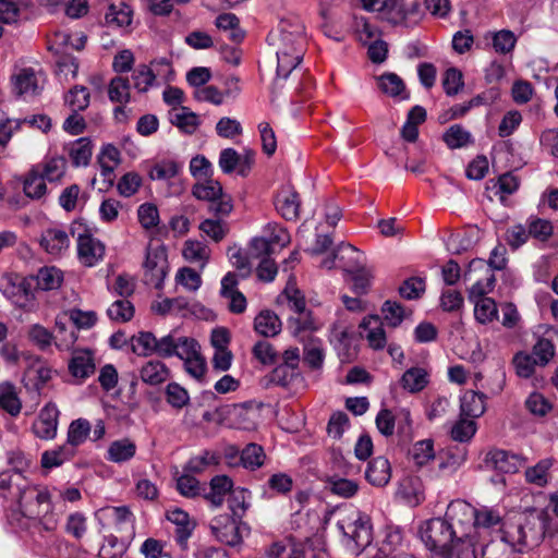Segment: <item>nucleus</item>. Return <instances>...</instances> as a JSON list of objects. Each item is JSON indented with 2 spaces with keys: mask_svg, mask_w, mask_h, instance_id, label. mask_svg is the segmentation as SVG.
<instances>
[{
  "mask_svg": "<svg viewBox=\"0 0 558 558\" xmlns=\"http://www.w3.org/2000/svg\"><path fill=\"white\" fill-rule=\"evenodd\" d=\"M365 477L373 486H386L391 478V466L388 459L377 457L369 461L365 471Z\"/></svg>",
  "mask_w": 558,
  "mask_h": 558,
  "instance_id": "c85d7f7f",
  "label": "nucleus"
},
{
  "mask_svg": "<svg viewBox=\"0 0 558 558\" xmlns=\"http://www.w3.org/2000/svg\"><path fill=\"white\" fill-rule=\"evenodd\" d=\"M192 194L199 201L210 203V210L216 215L227 216L232 211V199L222 192V186L218 181L205 179L204 182H197L192 189Z\"/></svg>",
  "mask_w": 558,
  "mask_h": 558,
  "instance_id": "423d86ee",
  "label": "nucleus"
},
{
  "mask_svg": "<svg viewBox=\"0 0 558 558\" xmlns=\"http://www.w3.org/2000/svg\"><path fill=\"white\" fill-rule=\"evenodd\" d=\"M328 486L332 494L342 498H351L359 490V485L356 482L339 476L329 477Z\"/></svg>",
  "mask_w": 558,
  "mask_h": 558,
  "instance_id": "e2e57ef3",
  "label": "nucleus"
},
{
  "mask_svg": "<svg viewBox=\"0 0 558 558\" xmlns=\"http://www.w3.org/2000/svg\"><path fill=\"white\" fill-rule=\"evenodd\" d=\"M27 337L31 342H33L43 351L47 350L54 339L52 332L39 324L29 326L27 330Z\"/></svg>",
  "mask_w": 558,
  "mask_h": 558,
  "instance_id": "774afa93",
  "label": "nucleus"
},
{
  "mask_svg": "<svg viewBox=\"0 0 558 558\" xmlns=\"http://www.w3.org/2000/svg\"><path fill=\"white\" fill-rule=\"evenodd\" d=\"M553 466L551 459H543L537 462L534 466L525 470V480L530 484H534L538 487H544L548 483L549 470Z\"/></svg>",
  "mask_w": 558,
  "mask_h": 558,
  "instance_id": "3c124183",
  "label": "nucleus"
},
{
  "mask_svg": "<svg viewBox=\"0 0 558 558\" xmlns=\"http://www.w3.org/2000/svg\"><path fill=\"white\" fill-rule=\"evenodd\" d=\"M337 525L343 534L345 545L355 555H359L372 543L371 519L361 511L351 509L341 513Z\"/></svg>",
  "mask_w": 558,
  "mask_h": 558,
  "instance_id": "f03ea898",
  "label": "nucleus"
},
{
  "mask_svg": "<svg viewBox=\"0 0 558 558\" xmlns=\"http://www.w3.org/2000/svg\"><path fill=\"white\" fill-rule=\"evenodd\" d=\"M92 426L90 423L85 418H77L73 421L68 430V445L71 447H77L85 442Z\"/></svg>",
  "mask_w": 558,
  "mask_h": 558,
  "instance_id": "13d9d810",
  "label": "nucleus"
},
{
  "mask_svg": "<svg viewBox=\"0 0 558 558\" xmlns=\"http://www.w3.org/2000/svg\"><path fill=\"white\" fill-rule=\"evenodd\" d=\"M264 449L256 444L247 445L241 453V461L244 468L256 470L264 463Z\"/></svg>",
  "mask_w": 558,
  "mask_h": 558,
  "instance_id": "69168bd1",
  "label": "nucleus"
},
{
  "mask_svg": "<svg viewBox=\"0 0 558 558\" xmlns=\"http://www.w3.org/2000/svg\"><path fill=\"white\" fill-rule=\"evenodd\" d=\"M429 383V373L424 367H411L400 379L401 387L410 393L422 391Z\"/></svg>",
  "mask_w": 558,
  "mask_h": 558,
  "instance_id": "7c9ffc66",
  "label": "nucleus"
},
{
  "mask_svg": "<svg viewBox=\"0 0 558 558\" xmlns=\"http://www.w3.org/2000/svg\"><path fill=\"white\" fill-rule=\"evenodd\" d=\"M59 410L49 402L40 411L32 425L34 435L44 440H51L57 436Z\"/></svg>",
  "mask_w": 558,
  "mask_h": 558,
  "instance_id": "4468645a",
  "label": "nucleus"
},
{
  "mask_svg": "<svg viewBox=\"0 0 558 558\" xmlns=\"http://www.w3.org/2000/svg\"><path fill=\"white\" fill-rule=\"evenodd\" d=\"M41 172V175L49 182L59 181L66 171V160L61 156L46 158L43 162L35 166Z\"/></svg>",
  "mask_w": 558,
  "mask_h": 558,
  "instance_id": "e433bc0d",
  "label": "nucleus"
},
{
  "mask_svg": "<svg viewBox=\"0 0 558 558\" xmlns=\"http://www.w3.org/2000/svg\"><path fill=\"white\" fill-rule=\"evenodd\" d=\"M110 319L116 322H129L134 316V306L128 299L113 302L107 310Z\"/></svg>",
  "mask_w": 558,
  "mask_h": 558,
  "instance_id": "338daca9",
  "label": "nucleus"
},
{
  "mask_svg": "<svg viewBox=\"0 0 558 558\" xmlns=\"http://www.w3.org/2000/svg\"><path fill=\"white\" fill-rule=\"evenodd\" d=\"M263 235L274 247H284L291 241L288 230L277 222L267 223L263 229Z\"/></svg>",
  "mask_w": 558,
  "mask_h": 558,
  "instance_id": "680f3d73",
  "label": "nucleus"
},
{
  "mask_svg": "<svg viewBox=\"0 0 558 558\" xmlns=\"http://www.w3.org/2000/svg\"><path fill=\"white\" fill-rule=\"evenodd\" d=\"M410 454L416 465H418V466L426 465L428 462H430L435 458L433 440L424 439V440L416 441L413 445V447L410 451Z\"/></svg>",
  "mask_w": 558,
  "mask_h": 558,
  "instance_id": "052dcab7",
  "label": "nucleus"
},
{
  "mask_svg": "<svg viewBox=\"0 0 558 558\" xmlns=\"http://www.w3.org/2000/svg\"><path fill=\"white\" fill-rule=\"evenodd\" d=\"M133 11L131 7L124 2L110 4L105 15L106 23L109 26L128 27L132 23Z\"/></svg>",
  "mask_w": 558,
  "mask_h": 558,
  "instance_id": "ea45409f",
  "label": "nucleus"
},
{
  "mask_svg": "<svg viewBox=\"0 0 558 558\" xmlns=\"http://www.w3.org/2000/svg\"><path fill=\"white\" fill-rule=\"evenodd\" d=\"M86 44V36L82 33L70 34L65 29H58L49 35L48 49L56 56L66 54L70 50H81Z\"/></svg>",
  "mask_w": 558,
  "mask_h": 558,
  "instance_id": "dca6fc26",
  "label": "nucleus"
},
{
  "mask_svg": "<svg viewBox=\"0 0 558 558\" xmlns=\"http://www.w3.org/2000/svg\"><path fill=\"white\" fill-rule=\"evenodd\" d=\"M182 254L189 263L198 265L203 269L210 257V250L201 241L187 240L184 243Z\"/></svg>",
  "mask_w": 558,
  "mask_h": 558,
  "instance_id": "f704fd0d",
  "label": "nucleus"
},
{
  "mask_svg": "<svg viewBox=\"0 0 558 558\" xmlns=\"http://www.w3.org/2000/svg\"><path fill=\"white\" fill-rule=\"evenodd\" d=\"M359 251L351 244H341L337 248L332 258H327L323 262V266L330 269L335 266L336 259L341 264L340 266L348 271H353V268L357 264Z\"/></svg>",
  "mask_w": 558,
  "mask_h": 558,
  "instance_id": "72a5a7b5",
  "label": "nucleus"
},
{
  "mask_svg": "<svg viewBox=\"0 0 558 558\" xmlns=\"http://www.w3.org/2000/svg\"><path fill=\"white\" fill-rule=\"evenodd\" d=\"M93 149L94 145L89 137H80L65 146V150L74 167L87 166L92 159Z\"/></svg>",
  "mask_w": 558,
  "mask_h": 558,
  "instance_id": "cd10ccee",
  "label": "nucleus"
},
{
  "mask_svg": "<svg viewBox=\"0 0 558 558\" xmlns=\"http://www.w3.org/2000/svg\"><path fill=\"white\" fill-rule=\"evenodd\" d=\"M281 320L271 311H262L254 319V330L263 337H275L281 331Z\"/></svg>",
  "mask_w": 558,
  "mask_h": 558,
  "instance_id": "473e14b6",
  "label": "nucleus"
},
{
  "mask_svg": "<svg viewBox=\"0 0 558 558\" xmlns=\"http://www.w3.org/2000/svg\"><path fill=\"white\" fill-rule=\"evenodd\" d=\"M275 206L286 220H296L301 207L300 196L292 186L283 185L276 195Z\"/></svg>",
  "mask_w": 558,
  "mask_h": 558,
  "instance_id": "a211bd4d",
  "label": "nucleus"
},
{
  "mask_svg": "<svg viewBox=\"0 0 558 558\" xmlns=\"http://www.w3.org/2000/svg\"><path fill=\"white\" fill-rule=\"evenodd\" d=\"M378 87L383 93L391 97H400L401 99L409 97L403 81L395 73H385L379 76Z\"/></svg>",
  "mask_w": 558,
  "mask_h": 558,
  "instance_id": "de8ad7c7",
  "label": "nucleus"
},
{
  "mask_svg": "<svg viewBox=\"0 0 558 558\" xmlns=\"http://www.w3.org/2000/svg\"><path fill=\"white\" fill-rule=\"evenodd\" d=\"M52 379V368L38 355H28L22 376V384L26 391L41 395L44 388Z\"/></svg>",
  "mask_w": 558,
  "mask_h": 558,
  "instance_id": "0eeeda50",
  "label": "nucleus"
},
{
  "mask_svg": "<svg viewBox=\"0 0 558 558\" xmlns=\"http://www.w3.org/2000/svg\"><path fill=\"white\" fill-rule=\"evenodd\" d=\"M101 512L106 518L113 521L118 530L126 527L133 530L134 515L128 507H107L101 509Z\"/></svg>",
  "mask_w": 558,
  "mask_h": 558,
  "instance_id": "864d4df0",
  "label": "nucleus"
},
{
  "mask_svg": "<svg viewBox=\"0 0 558 558\" xmlns=\"http://www.w3.org/2000/svg\"><path fill=\"white\" fill-rule=\"evenodd\" d=\"M219 462L220 456L217 452L205 450L198 456L191 458L184 470L190 473L201 474L210 466L219 464Z\"/></svg>",
  "mask_w": 558,
  "mask_h": 558,
  "instance_id": "09e8293b",
  "label": "nucleus"
},
{
  "mask_svg": "<svg viewBox=\"0 0 558 558\" xmlns=\"http://www.w3.org/2000/svg\"><path fill=\"white\" fill-rule=\"evenodd\" d=\"M40 247L51 256H61L70 248V236L60 226L46 228L40 235Z\"/></svg>",
  "mask_w": 558,
  "mask_h": 558,
  "instance_id": "2eb2a0df",
  "label": "nucleus"
},
{
  "mask_svg": "<svg viewBox=\"0 0 558 558\" xmlns=\"http://www.w3.org/2000/svg\"><path fill=\"white\" fill-rule=\"evenodd\" d=\"M74 456V450L68 445L46 450L41 453L40 464L44 469H53L61 466L65 461Z\"/></svg>",
  "mask_w": 558,
  "mask_h": 558,
  "instance_id": "c03bdc74",
  "label": "nucleus"
},
{
  "mask_svg": "<svg viewBox=\"0 0 558 558\" xmlns=\"http://www.w3.org/2000/svg\"><path fill=\"white\" fill-rule=\"evenodd\" d=\"M17 495L20 510L27 518H39L51 509L52 495L46 486H25Z\"/></svg>",
  "mask_w": 558,
  "mask_h": 558,
  "instance_id": "20e7f679",
  "label": "nucleus"
},
{
  "mask_svg": "<svg viewBox=\"0 0 558 558\" xmlns=\"http://www.w3.org/2000/svg\"><path fill=\"white\" fill-rule=\"evenodd\" d=\"M471 302L474 303V317L480 324H490L498 318V307L494 299L480 298Z\"/></svg>",
  "mask_w": 558,
  "mask_h": 558,
  "instance_id": "37998d69",
  "label": "nucleus"
},
{
  "mask_svg": "<svg viewBox=\"0 0 558 558\" xmlns=\"http://www.w3.org/2000/svg\"><path fill=\"white\" fill-rule=\"evenodd\" d=\"M233 481L227 475H216L209 482V490L203 496L214 508L221 507L226 496L232 492Z\"/></svg>",
  "mask_w": 558,
  "mask_h": 558,
  "instance_id": "393cba45",
  "label": "nucleus"
},
{
  "mask_svg": "<svg viewBox=\"0 0 558 558\" xmlns=\"http://www.w3.org/2000/svg\"><path fill=\"white\" fill-rule=\"evenodd\" d=\"M215 24L220 31L229 32V39L235 44L242 43L245 37V32L240 27V20L233 13L218 15Z\"/></svg>",
  "mask_w": 558,
  "mask_h": 558,
  "instance_id": "a19ab883",
  "label": "nucleus"
},
{
  "mask_svg": "<svg viewBox=\"0 0 558 558\" xmlns=\"http://www.w3.org/2000/svg\"><path fill=\"white\" fill-rule=\"evenodd\" d=\"M515 374L521 378H530L534 375L536 367H539L534 355L527 352H518L512 359Z\"/></svg>",
  "mask_w": 558,
  "mask_h": 558,
  "instance_id": "4d7b16f0",
  "label": "nucleus"
},
{
  "mask_svg": "<svg viewBox=\"0 0 558 558\" xmlns=\"http://www.w3.org/2000/svg\"><path fill=\"white\" fill-rule=\"evenodd\" d=\"M518 43V37L510 29H500L492 33V46L498 54L511 53Z\"/></svg>",
  "mask_w": 558,
  "mask_h": 558,
  "instance_id": "8fccbe9b",
  "label": "nucleus"
},
{
  "mask_svg": "<svg viewBox=\"0 0 558 558\" xmlns=\"http://www.w3.org/2000/svg\"><path fill=\"white\" fill-rule=\"evenodd\" d=\"M451 532L445 518H434L421 530V538L429 550L450 558H459V555H462V546L461 543H457L456 535Z\"/></svg>",
  "mask_w": 558,
  "mask_h": 558,
  "instance_id": "7ed1b4c3",
  "label": "nucleus"
},
{
  "mask_svg": "<svg viewBox=\"0 0 558 558\" xmlns=\"http://www.w3.org/2000/svg\"><path fill=\"white\" fill-rule=\"evenodd\" d=\"M133 86L138 93H146L156 83V74L146 64H140L132 73Z\"/></svg>",
  "mask_w": 558,
  "mask_h": 558,
  "instance_id": "6e6d98bb",
  "label": "nucleus"
},
{
  "mask_svg": "<svg viewBox=\"0 0 558 558\" xmlns=\"http://www.w3.org/2000/svg\"><path fill=\"white\" fill-rule=\"evenodd\" d=\"M77 257L81 264L93 267L102 260L105 256V244L90 234L86 229L77 235Z\"/></svg>",
  "mask_w": 558,
  "mask_h": 558,
  "instance_id": "ddd939ff",
  "label": "nucleus"
},
{
  "mask_svg": "<svg viewBox=\"0 0 558 558\" xmlns=\"http://www.w3.org/2000/svg\"><path fill=\"white\" fill-rule=\"evenodd\" d=\"M34 279L40 290H56L63 282V271L56 266H45L37 271Z\"/></svg>",
  "mask_w": 558,
  "mask_h": 558,
  "instance_id": "4c0bfd02",
  "label": "nucleus"
},
{
  "mask_svg": "<svg viewBox=\"0 0 558 558\" xmlns=\"http://www.w3.org/2000/svg\"><path fill=\"white\" fill-rule=\"evenodd\" d=\"M210 530L215 537L227 545L234 546L241 542L235 521L228 514L211 520Z\"/></svg>",
  "mask_w": 558,
  "mask_h": 558,
  "instance_id": "412c9836",
  "label": "nucleus"
},
{
  "mask_svg": "<svg viewBox=\"0 0 558 558\" xmlns=\"http://www.w3.org/2000/svg\"><path fill=\"white\" fill-rule=\"evenodd\" d=\"M449 148H461L473 142L472 135L460 124L451 125L442 136Z\"/></svg>",
  "mask_w": 558,
  "mask_h": 558,
  "instance_id": "5fc2aeb1",
  "label": "nucleus"
},
{
  "mask_svg": "<svg viewBox=\"0 0 558 558\" xmlns=\"http://www.w3.org/2000/svg\"><path fill=\"white\" fill-rule=\"evenodd\" d=\"M137 220L146 232H151L160 222L158 207L153 203L141 204L137 208Z\"/></svg>",
  "mask_w": 558,
  "mask_h": 558,
  "instance_id": "603ef678",
  "label": "nucleus"
},
{
  "mask_svg": "<svg viewBox=\"0 0 558 558\" xmlns=\"http://www.w3.org/2000/svg\"><path fill=\"white\" fill-rule=\"evenodd\" d=\"M157 338L150 331H138L131 337V349L137 356H151L156 354Z\"/></svg>",
  "mask_w": 558,
  "mask_h": 558,
  "instance_id": "58836bf2",
  "label": "nucleus"
},
{
  "mask_svg": "<svg viewBox=\"0 0 558 558\" xmlns=\"http://www.w3.org/2000/svg\"><path fill=\"white\" fill-rule=\"evenodd\" d=\"M500 521L501 518L498 511L487 507L476 509L473 534L476 535L475 548L477 551H481L483 558H493L492 551L496 544L494 542L484 544V539L487 535H489V530L494 526H497Z\"/></svg>",
  "mask_w": 558,
  "mask_h": 558,
  "instance_id": "6e6552de",
  "label": "nucleus"
},
{
  "mask_svg": "<svg viewBox=\"0 0 558 558\" xmlns=\"http://www.w3.org/2000/svg\"><path fill=\"white\" fill-rule=\"evenodd\" d=\"M461 416L476 418L484 414L486 405H485V396L483 393H478L474 390L465 391L461 397Z\"/></svg>",
  "mask_w": 558,
  "mask_h": 558,
  "instance_id": "2f4dec72",
  "label": "nucleus"
},
{
  "mask_svg": "<svg viewBox=\"0 0 558 558\" xmlns=\"http://www.w3.org/2000/svg\"><path fill=\"white\" fill-rule=\"evenodd\" d=\"M108 97L112 102L126 105L131 99V86L128 77L116 76L108 85Z\"/></svg>",
  "mask_w": 558,
  "mask_h": 558,
  "instance_id": "49530a36",
  "label": "nucleus"
},
{
  "mask_svg": "<svg viewBox=\"0 0 558 558\" xmlns=\"http://www.w3.org/2000/svg\"><path fill=\"white\" fill-rule=\"evenodd\" d=\"M367 11L378 12L391 24H399L405 20V12L397 0H361Z\"/></svg>",
  "mask_w": 558,
  "mask_h": 558,
  "instance_id": "5701e85b",
  "label": "nucleus"
},
{
  "mask_svg": "<svg viewBox=\"0 0 558 558\" xmlns=\"http://www.w3.org/2000/svg\"><path fill=\"white\" fill-rule=\"evenodd\" d=\"M546 523L534 534L527 535L525 527L521 524H507L501 530V541L512 547L515 551H522L525 546H534L543 538Z\"/></svg>",
  "mask_w": 558,
  "mask_h": 558,
  "instance_id": "9b49d317",
  "label": "nucleus"
},
{
  "mask_svg": "<svg viewBox=\"0 0 558 558\" xmlns=\"http://www.w3.org/2000/svg\"><path fill=\"white\" fill-rule=\"evenodd\" d=\"M304 51L298 47L296 51H290L286 47L277 50V74L287 78L289 74L299 65L303 58Z\"/></svg>",
  "mask_w": 558,
  "mask_h": 558,
  "instance_id": "79ce46f5",
  "label": "nucleus"
},
{
  "mask_svg": "<svg viewBox=\"0 0 558 558\" xmlns=\"http://www.w3.org/2000/svg\"><path fill=\"white\" fill-rule=\"evenodd\" d=\"M89 92L84 86H74L65 95V104L73 112L85 110L89 105Z\"/></svg>",
  "mask_w": 558,
  "mask_h": 558,
  "instance_id": "0e129e2a",
  "label": "nucleus"
},
{
  "mask_svg": "<svg viewBox=\"0 0 558 558\" xmlns=\"http://www.w3.org/2000/svg\"><path fill=\"white\" fill-rule=\"evenodd\" d=\"M475 517L476 509L464 500L451 501L447 508L445 520L456 535L457 543L462 546L459 558H477L476 535L473 534Z\"/></svg>",
  "mask_w": 558,
  "mask_h": 558,
  "instance_id": "f257e3e1",
  "label": "nucleus"
},
{
  "mask_svg": "<svg viewBox=\"0 0 558 558\" xmlns=\"http://www.w3.org/2000/svg\"><path fill=\"white\" fill-rule=\"evenodd\" d=\"M485 463L504 473H517L525 464V459L502 449H492L486 454Z\"/></svg>",
  "mask_w": 558,
  "mask_h": 558,
  "instance_id": "f3484780",
  "label": "nucleus"
},
{
  "mask_svg": "<svg viewBox=\"0 0 558 558\" xmlns=\"http://www.w3.org/2000/svg\"><path fill=\"white\" fill-rule=\"evenodd\" d=\"M171 122L185 133L192 134L199 125V118L187 107L180 106L171 114Z\"/></svg>",
  "mask_w": 558,
  "mask_h": 558,
  "instance_id": "a18cd8bd",
  "label": "nucleus"
},
{
  "mask_svg": "<svg viewBox=\"0 0 558 558\" xmlns=\"http://www.w3.org/2000/svg\"><path fill=\"white\" fill-rule=\"evenodd\" d=\"M13 90L19 96L34 97L44 87V74L33 68H22L12 75Z\"/></svg>",
  "mask_w": 558,
  "mask_h": 558,
  "instance_id": "f8f14e48",
  "label": "nucleus"
},
{
  "mask_svg": "<svg viewBox=\"0 0 558 558\" xmlns=\"http://www.w3.org/2000/svg\"><path fill=\"white\" fill-rule=\"evenodd\" d=\"M33 278H24L16 274H4L1 278L0 291L19 306H24L32 298Z\"/></svg>",
  "mask_w": 558,
  "mask_h": 558,
  "instance_id": "9d476101",
  "label": "nucleus"
},
{
  "mask_svg": "<svg viewBox=\"0 0 558 558\" xmlns=\"http://www.w3.org/2000/svg\"><path fill=\"white\" fill-rule=\"evenodd\" d=\"M143 267L145 282L156 289H161L169 269L165 246L155 245L150 240L146 247Z\"/></svg>",
  "mask_w": 558,
  "mask_h": 558,
  "instance_id": "39448f33",
  "label": "nucleus"
},
{
  "mask_svg": "<svg viewBox=\"0 0 558 558\" xmlns=\"http://www.w3.org/2000/svg\"><path fill=\"white\" fill-rule=\"evenodd\" d=\"M122 161L121 151L112 144H105L101 146L97 156V162L100 167V174L105 181L110 184L113 183L116 178L114 171Z\"/></svg>",
  "mask_w": 558,
  "mask_h": 558,
  "instance_id": "b1692460",
  "label": "nucleus"
},
{
  "mask_svg": "<svg viewBox=\"0 0 558 558\" xmlns=\"http://www.w3.org/2000/svg\"><path fill=\"white\" fill-rule=\"evenodd\" d=\"M167 519L175 525L174 541L181 551H185L187 549V541L195 529V523L191 520L187 512L179 508L169 510Z\"/></svg>",
  "mask_w": 558,
  "mask_h": 558,
  "instance_id": "6ab92c4d",
  "label": "nucleus"
},
{
  "mask_svg": "<svg viewBox=\"0 0 558 558\" xmlns=\"http://www.w3.org/2000/svg\"><path fill=\"white\" fill-rule=\"evenodd\" d=\"M182 166L174 160H161L156 162L149 170L151 180H170L175 178Z\"/></svg>",
  "mask_w": 558,
  "mask_h": 558,
  "instance_id": "bf43d9fd",
  "label": "nucleus"
},
{
  "mask_svg": "<svg viewBox=\"0 0 558 558\" xmlns=\"http://www.w3.org/2000/svg\"><path fill=\"white\" fill-rule=\"evenodd\" d=\"M277 45V50H282L286 47L290 51H296L299 47L302 49V51H304V27L301 24H290L282 22L280 24Z\"/></svg>",
  "mask_w": 558,
  "mask_h": 558,
  "instance_id": "4be33fe9",
  "label": "nucleus"
},
{
  "mask_svg": "<svg viewBox=\"0 0 558 558\" xmlns=\"http://www.w3.org/2000/svg\"><path fill=\"white\" fill-rule=\"evenodd\" d=\"M23 404L17 387L9 380L0 383V410L12 417L20 415Z\"/></svg>",
  "mask_w": 558,
  "mask_h": 558,
  "instance_id": "a878e982",
  "label": "nucleus"
},
{
  "mask_svg": "<svg viewBox=\"0 0 558 558\" xmlns=\"http://www.w3.org/2000/svg\"><path fill=\"white\" fill-rule=\"evenodd\" d=\"M171 376V371L165 362L158 359H150L138 368V377L145 385L160 386Z\"/></svg>",
  "mask_w": 558,
  "mask_h": 558,
  "instance_id": "aec40b11",
  "label": "nucleus"
},
{
  "mask_svg": "<svg viewBox=\"0 0 558 558\" xmlns=\"http://www.w3.org/2000/svg\"><path fill=\"white\" fill-rule=\"evenodd\" d=\"M360 328L372 349L381 350L385 348L387 343L386 332L378 316L365 317Z\"/></svg>",
  "mask_w": 558,
  "mask_h": 558,
  "instance_id": "bb28decb",
  "label": "nucleus"
},
{
  "mask_svg": "<svg viewBox=\"0 0 558 558\" xmlns=\"http://www.w3.org/2000/svg\"><path fill=\"white\" fill-rule=\"evenodd\" d=\"M68 372L73 383L84 384L96 372V352L89 348H74L68 362Z\"/></svg>",
  "mask_w": 558,
  "mask_h": 558,
  "instance_id": "1a4fd4ad",
  "label": "nucleus"
},
{
  "mask_svg": "<svg viewBox=\"0 0 558 558\" xmlns=\"http://www.w3.org/2000/svg\"><path fill=\"white\" fill-rule=\"evenodd\" d=\"M23 191L25 195L33 199H40L47 193L46 179L38 169L33 167L23 181Z\"/></svg>",
  "mask_w": 558,
  "mask_h": 558,
  "instance_id": "c9c22d12",
  "label": "nucleus"
},
{
  "mask_svg": "<svg viewBox=\"0 0 558 558\" xmlns=\"http://www.w3.org/2000/svg\"><path fill=\"white\" fill-rule=\"evenodd\" d=\"M137 451L136 444L130 438H121L110 442L106 459L113 463H124L132 460Z\"/></svg>",
  "mask_w": 558,
  "mask_h": 558,
  "instance_id": "c756f323",
  "label": "nucleus"
}]
</instances>
